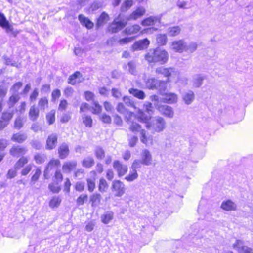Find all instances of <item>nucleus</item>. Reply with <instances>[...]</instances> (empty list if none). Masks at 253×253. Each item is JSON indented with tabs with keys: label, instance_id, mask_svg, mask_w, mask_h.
Segmentation results:
<instances>
[{
	"label": "nucleus",
	"instance_id": "46",
	"mask_svg": "<svg viewBox=\"0 0 253 253\" xmlns=\"http://www.w3.org/2000/svg\"><path fill=\"white\" fill-rule=\"evenodd\" d=\"M132 0H125L121 6L120 10L122 12L126 11L132 6Z\"/></svg>",
	"mask_w": 253,
	"mask_h": 253
},
{
	"label": "nucleus",
	"instance_id": "42",
	"mask_svg": "<svg viewBox=\"0 0 253 253\" xmlns=\"http://www.w3.org/2000/svg\"><path fill=\"white\" fill-rule=\"evenodd\" d=\"M194 98V92L192 91H189L184 95L183 100L186 104H190L193 102Z\"/></svg>",
	"mask_w": 253,
	"mask_h": 253
},
{
	"label": "nucleus",
	"instance_id": "55",
	"mask_svg": "<svg viewBox=\"0 0 253 253\" xmlns=\"http://www.w3.org/2000/svg\"><path fill=\"white\" fill-rule=\"evenodd\" d=\"M23 119L20 117H17L14 122V127L16 129H20L23 126Z\"/></svg>",
	"mask_w": 253,
	"mask_h": 253
},
{
	"label": "nucleus",
	"instance_id": "31",
	"mask_svg": "<svg viewBox=\"0 0 253 253\" xmlns=\"http://www.w3.org/2000/svg\"><path fill=\"white\" fill-rule=\"evenodd\" d=\"M129 93L132 95L135 98H137L139 99H144L145 97V94L144 92L140 90H138L136 88H130L128 90Z\"/></svg>",
	"mask_w": 253,
	"mask_h": 253
},
{
	"label": "nucleus",
	"instance_id": "63",
	"mask_svg": "<svg viewBox=\"0 0 253 253\" xmlns=\"http://www.w3.org/2000/svg\"><path fill=\"white\" fill-rule=\"evenodd\" d=\"M90 110L89 105L86 102L82 103L80 107V112L84 113Z\"/></svg>",
	"mask_w": 253,
	"mask_h": 253
},
{
	"label": "nucleus",
	"instance_id": "40",
	"mask_svg": "<svg viewBox=\"0 0 253 253\" xmlns=\"http://www.w3.org/2000/svg\"><path fill=\"white\" fill-rule=\"evenodd\" d=\"M128 129L130 131L134 134L140 132L142 129V126L135 122H132L131 123Z\"/></svg>",
	"mask_w": 253,
	"mask_h": 253
},
{
	"label": "nucleus",
	"instance_id": "41",
	"mask_svg": "<svg viewBox=\"0 0 253 253\" xmlns=\"http://www.w3.org/2000/svg\"><path fill=\"white\" fill-rule=\"evenodd\" d=\"M29 159L28 157H21L15 164V168L18 169L23 168L25 165H27L29 163Z\"/></svg>",
	"mask_w": 253,
	"mask_h": 253
},
{
	"label": "nucleus",
	"instance_id": "48",
	"mask_svg": "<svg viewBox=\"0 0 253 253\" xmlns=\"http://www.w3.org/2000/svg\"><path fill=\"white\" fill-rule=\"evenodd\" d=\"M87 187L88 191L89 192H93L96 187L95 179L87 178L86 179Z\"/></svg>",
	"mask_w": 253,
	"mask_h": 253
},
{
	"label": "nucleus",
	"instance_id": "9",
	"mask_svg": "<svg viewBox=\"0 0 253 253\" xmlns=\"http://www.w3.org/2000/svg\"><path fill=\"white\" fill-rule=\"evenodd\" d=\"M28 149L19 145H13L9 149L10 155L14 158L22 157L27 152Z\"/></svg>",
	"mask_w": 253,
	"mask_h": 253
},
{
	"label": "nucleus",
	"instance_id": "39",
	"mask_svg": "<svg viewBox=\"0 0 253 253\" xmlns=\"http://www.w3.org/2000/svg\"><path fill=\"white\" fill-rule=\"evenodd\" d=\"M181 32V28L178 26H175L169 28L168 32L169 36L173 37L179 35Z\"/></svg>",
	"mask_w": 253,
	"mask_h": 253
},
{
	"label": "nucleus",
	"instance_id": "30",
	"mask_svg": "<svg viewBox=\"0 0 253 253\" xmlns=\"http://www.w3.org/2000/svg\"><path fill=\"white\" fill-rule=\"evenodd\" d=\"M90 108L92 114L94 115H99L102 112V107L97 101H93Z\"/></svg>",
	"mask_w": 253,
	"mask_h": 253
},
{
	"label": "nucleus",
	"instance_id": "13",
	"mask_svg": "<svg viewBox=\"0 0 253 253\" xmlns=\"http://www.w3.org/2000/svg\"><path fill=\"white\" fill-rule=\"evenodd\" d=\"M171 45L172 49L176 52L181 53L186 50V43L183 39L174 41Z\"/></svg>",
	"mask_w": 253,
	"mask_h": 253
},
{
	"label": "nucleus",
	"instance_id": "4",
	"mask_svg": "<svg viewBox=\"0 0 253 253\" xmlns=\"http://www.w3.org/2000/svg\"><path fill=\"white\" fill-rule=\"evenodd\" d=\"M111 190L116 197H121L125 193V186L123 182L120 180H115L111 183Z\"/></svg>",
	"mask_w": 253,
	"mask_h": 253
},
{
	"label": "nucleus",
	"instance_id": "37",
	"mask_svg": "<svg viewBox=\"0 0 253 253\" xmlns=\"http://www.w3.org/2000/svg\"><path fill=\"white\" fill-rule=\"evenodd\" d=\"M38 105L41 110H45L48 107L49 100L47 97L44 96L40 98L38 102Z\"/></svg>",
	"mask_w": 253,
	"mask_h": 253
},
{
	"label": "nucleus",
	"instance_id": "18",
	"mask_svg": "<svg viewBox=\"0 0 253 253\" xmlns=\"http://www.w3.org/2000/svg\"><path fill=\"white\" fill-rule=\"evenodd\" d=\"M40 117V109L35 105L30 106L28 111V117L32 122H36Z\"/></svg>",
	"mask_w": 253,
	"mask_h": 253
},
{
	"label": "nucleus",
	"instance_id": "27",
	"mask_svg": "<svg viewBox=\"0 0 253 253\" xmlns=\"http://www.w3.org/2000/svg\"><path fill=\"white\" fill-rule=\"evenodd\" d=\"M177 95L175 93H165L163 98V102L168 104H173L177 102Z\"/></svg>",
	"mask_w": 253,
	"mask_h": 253
},
{
	"label": "nucleus",
	"instance_id": "35",
	"mask_svg": "<svg viewBox=\"0 0 253 253\" xmlns=\"http://www.w3.org/2000/svg\"><path fill=\"white\" fill-rule=\"evenodd\" d=\"M56 111L54 109L51 110L45 116L46 120L48 125L53 124L56 120Z\"/></svg>",
	"mask_w": 253,
	"mask_h": 253
},
{
	"label": "nucleus",
	"instance_id": "49",
	"mask_svg": "<svg viewBox=\"0 0 253 253\" xmlns=\"http://www.w3.org/2000/svg\"><path fill=\"white\" fill-rule=\"evenodd\" d=\"M88 200V195L86 194H81L76 199V203L78 206L84 205Z\"/></svg>",
	"mask_w": 253,
	"mask_h": 253
},
{
	"label": "nucleus",
	"instance_id": "1",
	"mask_svg": "<svg viewBox=\"0 0 253 253\" xmlns=\"http://www.w3.org/2000/svg\"><path fill=\"white\" fill-rule=\"evenodd\" d=\"M144 59L150 65H154L158 63L163 65L169 59V54L164 49L155 48L150 49L144 55Z\"/></svg>",
	"mask_w": 253,
	"mask_h": 253
},
{
	"label": "nucleus",
	"instance_id": "17",
	"mask_svg": "<svg viewBox=\"0 0 253 253\" xmlns=\"http://www.w3.org/2000/svg\"><path fill=\"white\" fill-rule=\"evenodd\" d=\"M83 80L84 78L82 73L79 71H76L69 77L67 82L69 84L74 85Z\"/></svg>",
	"mask_w": 253,
	"mask_h": 253
},
{
	"label": "nucleus",
	"instance_id": "16",
	"mask_svg": "<svg viewBox=\"0 0 253 253\" xmlns=\"http://www.w3.org/2000/svg\"><path fill=\"white\" fill-rule=\"evenodd\" d=\"M110 20V15L105 11L101 13L96 19V26L100 28L106 24Z\"/></svg>",
	"mask_w": 253,
	"mask_h": 253
},
{
	"label": "nucleus",
	"instance_id": "19",
	"mask_svg": "<svg viewBox=\"0 0 253 253\" xmlns=\"http://www.w3.org/2000/svg\"><path fill=\"white\" fill-rule=\"evenodd\" d=\"M59 157L61 159H66L69 155V148L67 144L62 143L61 144L57 149Z\"/></svg>",
	"mask_w": 253,
	"mask_h": 253
},
{
	"label": "nucleus",
	"instance_id": "28",
	"mask_svg": "<svg viewBox=\"0 0 253 253\" xmlns=\"http://www.w3.org/2000/svg\"><path fill=\"white\" fill-rule=\"evenodd\" d=\"M109 189V184L106 180L101 177L99 179L98 183V191L102 193H105Z\"/></svg>",
	"mask_w": 253,
	"mask_h": 253
},
{
	"label": "nucleus",
	"instance_id": "32",
	"mask_svg": "<svg viewBox=\"0 0 253 253\" xmlns=\"http://www.w3.org/2000/svg\"><path fill=\"white\" fill-rule=\"evenodd\" d=\"M101 196L100 194L94 193L90 195L89 198L90 202L92 207H95L99 205L101 202Z\"/></svg>",
	"mask_w": 253,
	"mask_h": 253
},
{
	"label": "nucleus",
	"instance_id": "34",
	"mask_svg": "<svg viewBox=\"0 0 253 253\" xmlns=\"http://www.w3.org/2000/svg\"><path fill=\"white\" fill-rule=\"evenodd\" d=\"M162 114L164 116L171 118L173 117L174 113L171 107L167 105H163L160 107Z\"/></svg>",
	"mask_w": 253,
	"mask_h": 253
},
{
	"label": "nucleus",
	"instance_id": "26",
	"mask_svg": "<svg viewBox=\"0 0 253 253\" xmlns=\"http://www.w3.org/2000/svg\"><path fill=\"white\" fill-rule=\"evenodd\" d=\"M141 161L143 164L146 166H149L152 164V157L150 152L147 150L143 151L142 154V160Z\"/></svg>",
	"mask_w": 253,
	"mask_h": 253
},
{
	"label": "nucleus",
	"instance_id": "38",
	"mask_svg": "<svg viewBox=\"0 0 253 253\" xmlns=\"http://www.w3.org/2000/svg\"><path fill=\"white\" fill-rule=\"evenodd\" d=\"M114 217L113 212L112 211L107 212L102 214L101 216V219L102 223L105 224H108Z\"/></svg>",
	"mask_w": 253,
	"mask_h": 253
},
{
	"label": "nucleus",
	"instance_id": "2",
	"mask_svg": "<svg viewBox=\"0 0 253 253\" xmlns=\"http://www.w3.org/2000/svg\"><path fill=\"white\" fill-rule=\"evenodd\" d=\"M64 179V176L60 169H56L52 177V182L48 184V188L52 193L57 194L61 190L60 183Z\"/></svg>",
	"mask_w": 253,
	"mask_h": 253
},
{
	"label": "nucleus",
	"instance_id": "57",
	"mask_svg": "<svg viewBox=\"0 0 253 253\" xmlns=\"http://www.w3.org/2000/svg\"><path fill=\"white\" fill-rule=\"evenodd\" d=\"M17 169H9L6 174V177L7 179H11L15 178L17 176Z\"/></svg>",
	"mask_w": 253,
	"mask_h": 253
},
{
	"label": "nucleus",
	"instance_id": "58",
	"mask_svg": "<svg viewBox=\"0 0 253 253\" xmlns=\"http://www.w3.org/2000/svg\"><path fill=\"white\" fill-rule=\"evenodd\" d=\"M100 120L105 124H110L112 122V118L110 116L105 113L103 114L100 117Z\"/></svg>",
	"mask_w": 253,
	"mask_h": 253
},
{
	"label": "nucleus",
	"instance_id": "24",
	"mask_svg": "<svg viewBox=\"0 0 253 253\" xmlns=\"http://www.w3.org/2000/svg\"><path fill=\"white\" fill-rule=\"evenodd\" d=\"M221 208L224 211H234L236 210V205L231 200H227L222 202Z\"/></svg>",
	"mask_w": 253,
	"mask_h": 253
},
{
	"label": "nucleus",
	"instance_id": "11",
	"mask_svg": "<svg viewBox=\"0 0 253 253\" xmlns=\"http://www.w3.org/2000/svg\"><path fill=\"white\" fill-rule=\"evenodd\" d=\"M166 123L164 119L161 117L156 118L152 124H151L153 132H159L163 131L165 127Z\"/></svg>",
	"mask_w": 253,
	"mask_h": 253
},
{
	"label": "nucleus",
	"instance_id": "61",
	"mask_svg": "<svg viewBox=\"0 0 253 253\" xmlns=\"http://www.w3.org/2000/svg\"><path fill=\"white\" fill-rule=\"evenodd\" d=\"M84 184L81 181L77 182L74 186L75 190L76 191L81 192L84 190Z\"/></svg>",
	"mask_w": 253,
	"mask_h": 253
},
{
	"label": "nucleus",
	"instance_id": "51",
	"mask_svg": "<svg viewBox=\"0 0 253 253\" xmlns=\"http://www.w3.org/2000/svg\"><path fill=\"white\" fill-rule=\"evenodd\" d=\"M94 164V161L92 158H87L84 159L82 161L83 167L89 168L92 167Z\"/></svg>",
	"mask_w": 253,
	"mask_h": 253
},
{
	"label": "nucleus",
	"instance_id": "10",
	"mask_svg": "<svg viewBox=\"0 0 253 253\" xmlns=\"http://www.w3.org/2000/svg\"><path fill=\"white\" fill-rule=\"evenodd\" d=\"M113 168L117 171L119 177L124 176L128 171V167L126 165L122 164L118 160H115L113 164Z\"/></svg>",
	"mask_w": 253,
	"mask_h": 253
},
{
	"label": "nucleus",
	"instance_id": "53",
	"mask_svg": "<svg viewBox=\"0 0 253 253\" xmlns=\"http://www.w3.org/2000/svg\"><path fill=\"white\" fill-rule=\"evenodd\" d=\"M134 40L133 37H126L123 38H121L119 39L117 41L118 44L120 45H123L125 44H128L130 43L131 41Z\"/></svg>",
	"mask_w": 253,
	"mask_h": 253
},
{
	"label": "nucleus",
	"instance_id": "59",
	"mask_svg": "<svg viewBox=\"0 0 253 253\" xmlns=\"http://www.w3.org/2000/svg\"><path fill=\"white\" fill-rule=\"evenodd\" d=\"M71 185L70 179L69 178H66L63 184L64 191L66 193H69L70 192Z\"/></svg>",
	"mask_w": 253,
	"mask_h": 253
},
{
	"label": "nucleus",
	"instance_id": "62",
	"mask_svg": "<svg viewBox=\"0 0 253 253\" xmlns=\"http://www.w3.org/2000/svg\"><path fill=\"white\" fill-rule=\"evenodd\" d=\"M32 166L30 165H27L21 170L20 174L21 176L27 175L32 170Z\"/></svg>",
	"mask_w": 253,
	"mask_h": 253
},
{
	"label": "nucleus",
	"instance_id": "60",
	"mask_svg": "<svg viewBox=\"0 0 253 253\" xmlns=\"http://www.w3.org/2000/svg\"><path fill=\"white\" fill-rule=\"evenodd\" d=\"M142 164L143 163L140 160L136 159L132 163L131 168L132 170H137V169L141 168Z\"/></svg>",
	"mask_w": 253,
	"mask_h": 253
},
{
	"label": "nucleus",
	"instance_id": "6",
	"mask_svg": "<svg viewBox=\"0 0 253 253\" xmlns=\"http://www.w3.org/2000/svg\"><path fill=\"white\" fill-rule=\"evenodd\" d=\"M122 32L124 35L127 36L140 35L144 33L141 26L137 24H133L126 27Z\"/></svg>",
	"mask_w": 253,
	"mask_h": 253
},
{
	"label": "nucleus",
	"instance_id": "33",
	"mask_svg": "<svg viewBox=\"0 0 253 253\" xmlns=\"http://www.w3.org/2000/svg\"><path fill=\"white\" fill-rule=\"evenodd\" d=\"M168 42V38L165 34H159L156 37V43L160 46H165Z\"/></svg>",
	"mask_w": 253,
	"mask_h": 253
},
{
	"label": "nucleus",
	"instance_id": "15",
	"mask_svg": "<svg viewBox=\"0 0 253 253\" xmlns=\"http://www.w3.org/2000/svg\"><path fill=\"white\" fill-rule=\"evenodd\" d=\"M150 44V41L147 38L136 41L133 44V48L135 50H142L147 49Z\"/></svg>",
	"mask_w": 253,
	"mask_h": 253
},
{
	"label": "nucleus",
	"instance_id": "52",
	"mask_svg": "<svg viewBox=\"0 0 253 253\" xmlns=\"http://www.w3.org/2000/svg\"><path fill=\"white\" fill-rule=\"evenodd\" d=\"M146 84L147 88L149 89H154L156 88V80L154 78L148 79Z\"/></svg>",
	"mask_w": 253,
	"mask_h": 253
},
{
	"label": "nucleus",
	"instance_id": "25",
	"mask_svg": "<svg viewBox=\"0 0 253 253\" xmlns=\"http://www.w3.org/2000/svg\"><path fill=\"white\" fill-rule=\"evenodd\" d=\"M159 19L156 17L150 16L143 19L140 22L142 26L144 27L152 26L159 21Z\"/></svg>",
	"mask_w": 253,
	"mask_h": 253
},
{
	"label": "nucleus",
	"instance_id": "3",
	"mask_svg": "<svg viewBox=\"0 0 253 253\" xmlns=\"http://www.w3.org/2000/svg\"><path fill=\"white\" fill-rule=\"evenodd\" d=\"M127 22L124 19H114L106 28V32L112 34L118 33L126 26Z\"/></svg>",
	"mask_w": 253,
	"mask_h": 253
},
{
	"label": "nucleus",
	"instance_id": "22",
	"mask_svg": "<svg viewBox=\"0 0 253 253\" xmlns=\"http://www.w3.org/2000/svg\"><path fill=\"white\" fill-rule=\"evenodd\" d=\"M78 19L81 24L85 27L87 29H91L94 27V23L89 18L85 17L83 14L78 15Z\"/></svg>",
	"mask_w": 253,
	"mask_h": 253
},
{
	"label": "nucleus",
	"instance_id": "43",
	"mask_svg": "<svg viewBox=\"0 0 253 253\" xmlns=\"http://www.w3.org/2000/svg\"><path fill=\"white\" fill-rule=\"evenodd\" d=\"M139 133H140V140L142 143L147 144L149 140H151V141L152 140V137L150 136H148L147 135V132L145 129H142L140 131Z\"/></svg>",
	"mask_w": 253,
	"mask_h": 253
},
{
	"label": "nucleus",
	"instance_id": "44",
	"mask_svg": "<svg viewBox=\"0 0 253 253\" xmlns=\"http://www.w3.org/2000/svg\"><path fill=\"white\" fill-rule=\"evenodd\" d=\"M83 123L84 126L88 128H90L92 126L93 120L91 117L89 115H84L82 117Z\"/></svg>",
	"mask_w": 253,
	"mask_h": 253
},
{
	"label": "nucleus",
	"instance_id": "20",
	"mask_svg": "<svg viewBox=\"0 0 253 253\" xmlns=\"http://www.w3.org/2000/svg\"><path fill=\"white\" fill-rule=\"evenodd\" d=\"M77 163L74 161H66L63 163L62 169L64 173H70L76 169Z\"/></svg>",
	"mask_w": 253,
	"mask_h": 253
},
{
	"label": "nucleus",
	"instance_id": "64",
	"mask_svg": "<svg viewBox=\"0 0 253 253\" xmlns=\"http://www.w3.org/2000/svg\"><path fill=\"white\" fill-rule=\"evenodd\" d=\"M71 119V116L69 113H64L60 117V122L62 123H66Z\"/></svg>",
	"mask_w": 253,
	"mask_h": 253
},
{
	"label": "nucleus",
	"instance_id": "5",
	"mask_svg": "<svg viewBox=\"0 0 253 253\" xmlns=\"http://www.w3.org/2000/svg\"><path fill=\"white\" fill-rule=\"evenodd\" d=\"M60 166L61 162L59 159L54 158L50 159L45 166L43 171L44 179H48L50 177L49 171L54 169H58Z\"/></svg>",
	"mask_w": 253,
	"mask_h": 253
},
{
	"label": "nucleus",
	"instance_id": "50",
	"mask_svg": "<svg viewBox=\"0 0 253 253\" xmlns=\"http://www.w3.org/2000/svg\"><path fill=\"white\" fill-rule=\"evenodd\" d=\"M69 105L68 101L65 99H62L60 100L58 106V110L60 111H65L67 109Z\"/></svg>",
	"mask_w": 253,
	"mask_h": 253
},
{
	"label": "nucleus",
	"instance_id": "45",
	"mask_svg": "<svg viewBox=\"0 0 253 253\" xmlns=\"http://www.w3.org/2000/svg\"><path fill=\"white\" fill-rule=\"evenodd\" d=\"M138 174L137 170H132L129 174L125 177V179L127 182H132L137 179Z\"/></svg>",
	"mask_w": 253,
	"mask_h": 253
},
{
	"label": "nucleus",
	"instance_id": "21",
	"mask_svg": "<svg viewBox=\"0 0 253 253\" xmlns=\"http://www.w3.org/2000/svg\"><path fill=\"white\" fill-rule=\"evenodd\" d=\"M146 12L145 9L143 7H138L133 11L129 16V20H136L143 16Z\"/></svg>",
	"mask_w": 253,
	"mask_h": 253
},
{
	"label": "nucleus",
	"instance_id": "12",
	"mask_svg": "<svg viewBox=\"0 0 253 253\" xmlns=\"http://www.w3.org/2000/svg\"><path fill=\"white\" fill-rule=\"evenodd\" d=\"M58 136L56 134L52 133L49 135L46 140L45 148L48 150L54 149L57 146Z\"/></svg>",
	"mask_w": 253,
	"mask_h": 253
},
{
	"label": "nucleus",
	"instance_id": "36",
	"mask_svg": "<svg viewBox=\"0 0 253 253\" xmlns=\"http://www.w3.org/2000/svg\"><path fill=\"white\" fill-rule=\"evenodd\" d=\"M42 174V169L41 167H36L34 170L33 173L32 174L31 177V181L35 183L38 181Z\"/></svg>",
	"mask_w": 253,
	"mask_h": 253
},
{
	"label": "nucleus",
	"instance_id": "14",
	"mask_svg": "<svg viewBox=\"0 0 253 253\" xmlns=\"http://www.w3.org/2000/svg\"><path fill=\"white\" fill-rule=\"evenodd\" d=\"M136 118L138 121L146 124V126L147 128H150L151 127L150 121L151 119V117L150 116H147L142 110L139 109L138 110Z\"/></svg>",
	"mask_w": 253,
	"mask_h": 253
},
{
	"label": "nucleus",
	"instance_id": "8",
	"mask_svg": "<svg viewBox=\"0 0 253 253\" xmlns=\"http://www.w3.org/2000/svg\"><path fill=\"white\" fill-rule=\"evenodd\" d=\"M14 113L10 111H4L0 119V131L4 129L13 117Z\"/></svg>",
	"mask_w": 253,
	"mask_h": 253
},
{
	"label": "nucleus",
	"instance_id": "23",
	"mask_svg": "<svg viewBox=\"0 0 253 253\" xmlns=\"http://www.w3.org/2000/svg\"><path fill=\"white\" fill-rule=\"evenodd\" d=\"M11 139L14 142L22 144L27 139V136L25 133L17 132L12 135Z\"/></svg>",
	"mask_w": 253,
	"mask_h": 253
},
{
	"label": "nucleus",
	"instance_id": "56",
	"mask_svg": "<svg viewBox=\"0 0 253 253\" xmlns=\"http://www.w3.org/2000/svg\"><path fill=\"white\" fill-rule=\"evenodd\" d=\"M61 95V91L59 89H54L51 93V100L52 102L56 101Z\"/></svg>",
	"mask_w": 253,
	"mask_h": 253
},
{
	"label": "nucleus",
	"instance_id": "7",
	"mask_svg": "<svg viewBox=\"0 0 253 253\" xmlns=\"http://www.w3.org/2000/svg\"><path fill=\"white\" fill-rule=\"evenodd\" d=\"M0 27L4 29L7 32H12L14 36L18 34V31H14L12 25L6 19L4 14L0 12Z\"/></svg>",
	"mask_w": 253,
	"mask_h": 253
},
{
	"label": "nucleus",
	"instance_id": "47",
	"mask_svg": "<svg viewBox=\"0 0 253 253\" xmlns=\"http://www.w3.org/2000/svg\"><path fill=\"white\" fill-rule=\"evenodd\" d=\"M61 202V200L59 197L54 196L49 201V205L52 208H54L58 207Z\"/></svg>",
	"mask_w": 253,
	"mask_h": 253
},
{
	"label": "nucleus",
	"instance_id": "29",
	"mask_svg": "<svg viewBox=\"0 0 253 253\" xmlns=\"http://www.w3.org/2000/svg\"><path fill=\"white\" fill-rule=\"evenodd\" d=\"M173 72V68L171 67L169 68H162L159 67L156 69V73L158 74H162L165 77L169 78L171 76V73Z\"/></svg>",
	"mask_w": 253,
	"mask_h": 253
},
{
	"label": "nucleus",
	"instance_id": "54",
	"mask_svg": "<svg viewBox=\"0 0 253 253\" xmlns=\"http://www.w3.org/2000/svg\"><path fill=\"white\" fill-rule=\"evenodd\" d=\"M84 99L87 101H94L95 96L93 92L90 91H85L84 93Z\"/></svg>",
	"mask_w": 253,
	"mask_h": 253
}]
</instances>
